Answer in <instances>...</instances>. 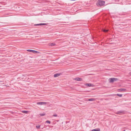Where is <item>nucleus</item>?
I'll use <instances>...</instances> for the list:
<instances>
[{
  "instance_id": "f8f14e48",
  "label": "nucleus",
  "mask_w": 131,
  "mask_h": 131,
  "mask_svg": "<svg viewBox=\"0 0 131 131\" xmlns=\"http://www.w3.org/2000/svg\"><path fill=\"white\" fill-rule=\"evenodd\" d=\"M55 44L54 43H51L49 44V46H55Z\"/></svg>"
},
{
  "instance_id": "4be33fe9",
  "label": "nucleus",
  "mask_w": 131,
  "mask_h": 131,
  "mask_svg": "<svg viewBox=\"0 0 131 131\" xmlns=\"http://www.w3.org/2000/svg\"><path fill=\"white\" fill-rule=\"evenodd\" d=\"M124 131H126L125 130H124Z\"/></svg>"
},
{
  "instance_id": "2eb2a0df",
  "label": "nucleus",
  "mask_w": 131,
  "mask_h": 131,
  "mask_svg": "<svg viewBox=\"0 0 131 131\" xmlns=\"http://www.w3.org/2000/svg\"><path fill=\"white\" fill-rule=\"evenodd\" d=\"M22 112L24 113L27 114L28 113V111H22Z\"/></svg>"
},
{
  "instance_id": "4468645a",
  "label": "nucleus",
  "mask_w": 131,
  "mask_h": 131,
  "mask_svg": "<svg viewBox=\"0 0 131 131\" xmlns=\"http://www.w3.org/2000/svg\"><path fill=\"white\" fill-rule=\"evenodd\" d=\"M95 99L94 98H91L88 100L89 101H95Z\"/></svg>"
},
{
  "instance_id": "f257e3e1",
  "label": "nucleus",
  "mask_w": 131,
  "mask_h": 131,
  "mask_svg": "<svg viewBox=\"0 0 131 131\" xmlns=\"http://www.w3.org/2000/svg\"><path fill=\"white\" fill-rule=\"evenodd\" d=\"M105 2L101 0H99L96 3V5L98 6H103Z\"/></svg>"
},
{
  "instance_id": "412c9836",
  "label": "nucleus",
  "mask_w": 131,
  "mask_h": 131,
  "mask_svg": "<svg viewBox=\"0 0 131 131\" xmlns=\"http://www.w3.org/2000/svg\"><path fill=\"white\" fill-rule=\"evenodd\" d=\"M53 116H54V117H57V115L56 114H54V115H53Z\"/></svg>"
},
{
  "instance_id": "a211bd4d",
  "label": "nucleus",
  "mask_w": 131,
  "mask_h": 131,
  "mask_svg": "<svg viewBox=\"0 0 131 131\" xmlns=\"http://www.w3.org/2000/svg\"><path fill=\"white\" fill-rule=\"evenodd\" d=\"M117 95L119 97H121L122 96V94H117Z\"/></svg>"
},
{
  "instance_id": "9b49d317",
  "label": "nucleus",
  "mask_w": 131,
  "mask_h": 131,
  "mask_svg": "<svg viewBox=\"0 0 131 131\" xmlns=\"http://www.w3.org/2000/svg\"><path fill=\"white\" fill-rule=\"evenodd\" d=\"M100 129L99 128H97L96 129H94L92 130V131H100Z\"/></svg>"
},
{
  "instance_id": "aec40b11",
  "label": "nucleus",
  "mask_w": 131,
  "mask_h": 131,
  "mask_svg": "<svg viewBox=\"0 0 131 131\" xmlns=\"http://www.w3.org/2000/svg\"><path fill=\"white\" fill-rule=\"evenodd\" d=\"M3 81H0V83H1L0 84H4V83H3Z\"/></svg>"
},
{
  "instance_id": "0eeeda50",
  "label": "nucleus",
  "mask_w": 131,
  "mask_h": 131,
  "mask_svg": "<svg viewBox=\"0 0 131 131\" xmlns=\"http://www.w3.org/2000/svg\"><path fill=\"white\" fill-rule=\"evenodd\" d=\"M47 24L46 23H40L39 24H35L34 25L35 26H41V25H46Z\"/></svg>"
},
{
  "instance_id": "6e6552de",
  "label": "nucleus",
  "mask_w": 131,
  "mask_h": 131,
  "mask_svg": "<svg viewBox=\"0 0 131 131\" xmlns=\"http://www.w3.org/2000/svg\"><path fill=\"white\" fill-rule=\"evenodd\" d=\"M85 84L87 86L91 87L93 86V84L91 83H86Z\"/></svg>"
},
{
  "instance_id": "ddd939ff",
  "label": "nucleus",
  "mask_w": 131,
  "mask_h": 131,
  "mask_svg": "<svg viewBox=\"0 0 131 131\" xmlns=\"http://www.w3.org/2000/svg\"><path fill=\"white\" fill-rule=\"evenodd\" d=\"M103 31L105 32H107L108 31V29H103Z\"/></svg>"
},
{
  "instance_id": "6ab92c4d",
  "label": "nucleus",
  "mask_w": 131,
  "mask_h": 131,
  "mask_svg": "<svg viewBox=\"0 0 131 131\" xmlns=\"http://www.w3.org/2000/svg\"><path fill=\"white\" fill-rule=\"evenodd\" d=\"M46 123H48L49 124H50L51 123V122L47 120L46 122Z\"/></svg>"
},
{
  "instance_id": "f3484780",
  "label": "nucleus",
  "mask_w": 131,
  "mask_h": 131,
  "mask_svg": "<svg viewBox=\"0 0 131 131\" xmlns=\"http://www.w3.org/2000/svg\"><path fill=\"white\" fill-rule=\"evenodd\" d=\"M40 125H37L36 126V127L37 129H39L40 127Z\"/></svg>"
},
{
  "instance_id": "423d86ee",
  "label": "nucleus",
  "mask_w": 131,
  "mask_h": 131,
  "mask_svg": "<svg viewBox=\"0 0 131 131\" xmlns=\"http://www.w3.org/2000/svg\"><path fill=\"white\" fill-rule=\"evenodd\" d=\"M74 80L77 81H81L82 80V78L78 77L75 78L74 79Z\"/></svg>"
},
{
  "instance_id": "f03ea898",
  "label": "nucleus",
  "mask_w": 131,
  "mask_h": 131,
  "mask_svg": "<svg viewBox=\"0 0 131 131\" xmlns=\"http://www.w3.org/2000/svg\"><path fill=\"white\" fill-rule=\"evenodd\" d=\"M118 80V79L117 78H111L109 79V82L111 83H113L115 81H117Z\"/></svg>"
},
{
  "instance_id": "9d476101",
  "label": "nucleus",
  "mask_w": 131,
  "mask_h": 131,
  "mask_svg": "<svg viewBox=\"0 0 131 131\" xmlns=\"http://www.w3.org/2000/svg\"><path fill=\"white\" fill-rule=\"evenodd\" d=\"M119 91H124L126 90V89H125L121 88L118 89Z\"/></svg>"
},
{
  "instance_id": "7ed1b4c3",
  "label": "nucleus",
  "mask_w": 131,
  "mask_h": 131,
  "mask_svg": "<svg viewBox=\"0 0 131 131\" xmlns=\"http://www.w3.org/2000/svg\"><path fill=\"white\" fill-rule=\"evenodd\" d=\"M48 103H49L45 102H37V104L38 105H45Z\"/></svg>"
},
{
  "instance_id": "20e7f679",
  "label": "nucleus",
  "mask_w": 131,
  "mask_h": 131,
  "mask_svg": "<svg viewBox=\"0 0 131 131\" xmlns=\"http://www.w3.org/2000/svg\"><path fill=\"white\" fill-rule=\"evenodd\" d=\"M116 114L119 115H121L125 114V111H120L117 112Z\"/></svg>"
},
{
  "instance_id": "39448f33",
  "label": "nucleus",
  "mask_w": 131,
  "mask_h": 131,
  "mask_svg": "<svg viewBox=\"0 0 131 131\" xmlns=\"http://www.w3.org/2000/svg\"><path fill=\"white\" fill-rule=\"evenodd\" d=\"M27 51H28L32 52L34 53H39V52L38 51L32 50L28 49L27 50Z\"/></svg>"
},
{
  "instance_id": "1a4fd4ad",
  "label": "nucleus",
  "mask_w": 131,
  "mask_h": 131,
  "mask_svg": "<svg viewBox=\"0 0 131 131\" xmlns=\"http://www.w3.org/2000/svg\"><path fill=\"white\" fill-rule=\"evenodd\" d=\"M60 75V73H57L54 74V77H56L59 76Z\"/></svg>"
},
{
  "instance_id": "dca6fc26",
  "label": "nucleus",
  "mask_w": 131,
  "mask_h": 131,
  "mask_svg": "<svg viewBox=\"0 0 131 131\" xmlns=\"http://www.w3.org/2000/svg\"><path fill=\"white\" fill-rule=\"evenodd\" d=\"M39 115L41 116H43L45 115V113H40L39 114Z\"/></svg>"
}]
</instances>
